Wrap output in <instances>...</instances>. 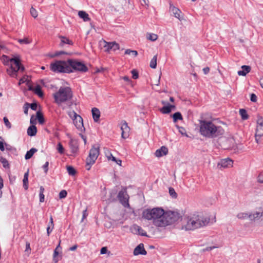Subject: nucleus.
I'll list each match as a JSON object with an SVG mask.
<instances>
[{
  "label": "nucleus",
  "instance_id": "1",
  "mask_svg": "<svg viewBox=\"0 0 263 263\" xmlns=\"http://www.w3.org/2000/svg\"><path fill=\"white\" fill-rule=\"evenodd\" d=\"M199 127L201 135L208 138L220 137L224 133L221 126L215 125L211 121L200 120Z\"/></svg>",
  "mask_w": 263,
  "mask_h": 263
},
{
  "label": "nucleus",
  "instance_id": "2",
  "mask_svg": "<svg viewBox=\"0 0 263 263\" xmlns=\"http://www.w3.org/2000/svg\"><path fill=\"white\" fill-rule=\"evenodd\" d=\"M54 102L58 105L69 101L73 97L72 91L69 87H61L59 90L53 93Z\"/></svg>",
  "mask_w": 263,
  "mask_h": 263
},
{
  "label": "nucleus",
  "instance_id": "3",
  "mask_svg": "<svg viewBox=\"0 0 263 263\" xmlns=\"http://www.w3.org/2000/svg\"><path fill=\"white\" fill-rule=\"evenodd\" d=\"M164 215V211L161 208H155L152 209H146L143 211L142 217L147 220H158L157 222L159 223L158 220L163 218Z\"/></svg>",
  "mask_w": 263,
  "mask_h": 263
},
{
  "label": "nucleus",
  "instance_id": "4",
  "mask_svg": "<svg viewBox=\"0 0 263 263\" xmlns=\"http://www.w3.org/2000/svg\"><path fill=\"white\" fill-rule=\"evenodd\" d=\"M180 218V214L176 212H164L163 218L158 220L159 223L157 224L159 227H164L171 225L177 221Z\"/></svg>",
  "mask_w": 263,
  "mask_h": 263
},
{
  "label": "nucleus",
  "instance_id": "5",
  "mask_svg": "<svg viewBox=\"0 0 263 263\" xmlns=\"http://www.w3.org/2000/svg\"><path fill=\"white\" fill-rule=\"evenodd\" d=\"M67 63L68 60H55L50 64V70L55 73H70L71 70H70Z\"/></svg>",
  "mask_w": 263,
  "mask_h": 263
},
{
  "label": "nucleus",
  "instance_id": "6",
  "mask_svg": "<svg viewBox=\"0 0 263 263\" xmlns=\"http://www.w3.org/2000/svg\"><path fill=\"white\" fill-rule=\"evenodd\" d=\"M67 64L70 70H71L70 73L74 72L84 73L88 70V67L83 62L77 59H68Z\"/></svg>",
  "mask_w": 263,
  "mask_h": 263
},
{
  "label": "nucleus",
  "instance_id": "7",
  "mask_svg": "<svg viewBox=\"0 0 263 263\" xmlns=\"http://www.w3.org/2000/svg\"><path fill=\"white\" fill-rule=\"evenodd\" d=\"M209 219L206 218L202 220L190 218L187 220L186 224L185 226V229L187 230H191L205 226L209 223Z\"/></svg>",
  "mask_w": 263,
  "mask_h": 263
},
{
  "label": "nucleus",
  "instance_id": "8",
  "mask_svg": "<svg viewBox=\"0 0 263 263\" xmlns=\"http://www.w3.org/2000/svg\"><path fill=\"white\" fill-rule=\"evenodd\" d=\"M117 200L125 208H129V196L127 193V189L122 187V190L119 191L117 195Z\"/></svg>",
  "mask_w": 263,
  "mask_h": 263
},
{
  "label": "nucleus",
  "instance_id": "9",
  "mask_svg": "<svg viewBox=\"0 0 263 263\" xmlns=\"http://www.w3.org/2000/svg\"><path fill=\"white\" fill-rule=\"evenodd\" d=\"M69 116L73 121V123L76 128L81 132L85 131L82 118L78 115L74 111L69 114Z\"/></svg>",
  "mask_w": 263,
  "mask_h": 263
},
{
  "label": "nucleus",
  "instance_id": "10",
  "mask_svg": "<svg viewBox=\"0 0 263 263\" xmlns=\"http://www.w3.org/2000/svg\"><path fill=\"white\" fill-rule=\"evenodd\" d=\"M250 221L254 222L261 218L263 220V208H259L256 211L250 212Z\"/></svg>",
  "mask_w": 263,
  "mask_h": 263
},
{
  "label": "nucleus",
  "instance_id": "11",
  "mask_svg": "<svg viewBox=\"0 0 263 263\" xmlns=\"http://www.w3.org/2000/svg\"><path fill=\"white\" fill-rule=\"evenodd\" d=\"M99 155V147H95L93 146L90 149L88 157L86 158V159L95 162L98 156Z\"/></svg>",
  "mask_w": 263,
  "mask_h": 263
},
{
  "label": "nucleus",
  "instance_id": "12",
  "mask_svg": "<svg viewBox=\"0 0 263 263\" xmlns=\"http://www.w3.org/2000/svg\"><path fill=\"white\" fill-rule=\"evenodd\" d=\"M263 135V118L258 116L257 120V127L255 136L261 137Z\"/></svg>",
  "mask_w": 263,
  "mask_h": 263
},
{
  "label": "nucleus",
  "instance_id": "13",
  "mask_svg": "<svg viewBox=\"0 0 263 263\" xmlns=\"http://www.w3.org/2000/svg\"><path fill=\"white\" fill-rule=\"evenodd\" d=\"M170 11L173 15L179 19L180 21L183 20V17L182 15V12L180 9L175 7L170 2Z\"/></svg>",
  "mask_w": 263,
  "mask_h": 263
},
{
  "label": "nucleus",
  "instance_id": "14",
  "mask_svg": "<svg viewBox=\"0 0 263 263\" xmlns=\"http://www.w3.org/2000/svg\"><path fill=\"white\" fill-rule=\"evenodd\" d=\"M104 43L105 45L104 46V47L105 48V51L109 52L111 50L116 51L119 49V45L115 42H106L104 41Z\"/></svg>",
  "mask_w": 263,
  "mask_h": 263
},
{
  "label": "nucleus",
  "instance_id": "15",
  "mask_svg": "<svg viewBox=\"0 0 263 263\" xmlns=\"http://www.w3.org/2000/svg\"><path fill=\"white\" fill-rule=\"evenodd\" d=\"M71 152L73 154H76L79 151V142L76 139H71L69 142Z\"/></svg>",
  "mask_w": 263,
  "mask_h": 263
},
{
  "label": "nucleus",
  "instance_id": "16",
  "mask_svg": "<svg viewBox=\"0 0 263 263\" xmlns=\"http://www.w3.org/2000/svg\"><path fill=\"white\" fill-rule=\"evenodd\" d=\"M133 254L135 256L138 255H145L147 254V252L144 249V245L142 243L138 245L134 249Z\"/></svg>",
  "mask_w": 263,
  "mask_h": 263
},
{
  "label": "nucleus",
  "instance_id": "17",
  "mask_svg": "<svg viewBox=\"0 0 263 263\" xmlns=\"http://www.w3.org/2000/svg\"><path fill=\"white\" fill-rule=\"evenodd\" d=\"M133 233L135 232L142 236H147L146 232L140 226L134 224L132 228Z\"/></svg>",
  "mask_w": 263,
  "mask_h": 263
},
{
  "label": "nucleus",
  "instance_id": "18",
  "mask_svg": "<svg viewBox=\"0 0 263 263\" xmlns=\"http://www.w3.org/2000/svg\"><path fill=\"white\" fill-rule=\"evenodd\" d=\"M233 163V160L228 158L221 160L220 162L218 163V165H220L221 167L226 168L232 166Z\"/></svg>",
  "mask_w": 263,
  "mask_h": 263
},
{
  "label": "nucleus",
  "instance_id": "19",
  "mask_svg": "<svg viewBox=\"0 0 263 263\" xmlns=\"http://www.w3.org/2000/svg\"><path fill=\"white\" fill-rule=\"evenodd\" d=\"M118 193V190L116 187L112 189L109 192V196L108 198L109 202H115L117 201V196L116 195Z\"/></svg>",
  "mask_w": 263,
  "mask_h": 263
},
{
  "label": "nucleus",
  "instance_id": "20",
  "mask_svg": "<svg viewBox=\"0 0 263 263\" xmlns=\"http://www.w3.org/2000/svg\"><path fill=\"white\" fill-rule=\"evenodd\" d=\"M167 153L168 148L165 146H162L160 148L156 150L155 155L157 157H161L166 155Z\"/></svg>",
  "mask_w": 263,
  "mask_h": 263
},
{
  "label": "nucleus",
  "instance_id": "21",
  "mask_svg": "<svg viewBox=\"0 0 263 263\" xmlns=\"http://www.w3.org/2000/svg\"><path fill=\"white\" fill-rule=\"evenodd\" d=\"M161 103L164 105L162 108L160 109V111L163 114H168L171 112V109L169 106V103L162 101Z\"/></svg>",
  "mask_w": 263,
  "mask_h": 263
},
{
  "label": "nucleus",
  "instance_id": "22",
  "mask_svg": "<svg viewBox=\"0 0 263 263\" xmlns=\"http://www.w3.org/2000/svg\"><path fill=\"white\" fill-rule=\"evenodd\" d=\"M92 116L93 119L95 122L99 121L100 117V111L96 107H93L91 109Z\"/></svg>",
  "mask_w": 263,
  "mask_h": 263
},
{
  "label": "nucleus",
  "instance_id": "23",
  "mask_svg": "<svg viewBox=\"0 0 263 263\" xmlns=\"http://www.w3.org/2000/svg\"><path fill=\"white\" fill-rule=\"evenodd\" d=\"M241 69L242 70H239L237 72L239 76H245L251 71V67L250 66L242 65Z\"/></svg>",
  "mask_w": 263,
  "mask_h": 263
},
{
  "label": "nucleus",
  "instance_id": "24",
  "mask_svg": "<svg viewBox=\"0 0 263 263\" xmlns=\"http://www.w3.org/2000/svg\"><path fill=\"white\" fill-rule=\"evenodd\" d=\"M7 72L10 77L16 78L18 72L12 65H11L10 68L7 69Z\"/></svg>",
  "mask_w": 263,
  "mask_h": 263
},
{
  "label": "nucleus",
  "instance_id": "25",
  "mask_svg": "<svg viewBox=\"0 0 263 263\" xmlns=\"http://www.w3.org/2000/svg\"><path fill=\"white\" fill-rule=\"evenodd\" d=\"M37 133L36 127L34 125H30L27 129V134L30 137L34 136Z\"/></svg>",
  "mask_w": 263,
  "mask_h": 263
},
{
  "label": "nucleus",
  "instance_id": "26",
  "mask_svg": "<svg viewBox=\"0 0 263 263\" xmlns=\"http://www.w3.org/2000/svg\"><path fill=\"white\" fill-rule=\"evenodd\" d=\"M54 229V223H53V219L52 216L50 217V220L48 223V227L47 228V234L49 236L50 235V233Z\"/></svg>",
  "mask_w": 263,
  "mask_h": 263
},
{
  "label": "nucleus",
  "instance_id": "27",
  "mask_svg": "<svg viewBox=\"0 0 263 263\" xmlns=\"http://www.w3.org/2000/svg\"><path fill=\"white\" fill-rule=\"evenodd\" d=\"M59 38L61 39V46H63V45L65 44H67L70 45H73V42L65 36L60 35L59 36Z\"/></svg>",
  "mask_w": 263,
  "mask_h": 263
},
{
  "label": "nucleus",
  "instance_id": "28",
  "mask_svg": "<svg viewBox=\"0 0 263 263\" xmlns=\"http://www.w3.org/2000/svg\"><path fill=\"white\" fill-rule=\"evenodd\" d=\"M78 15L81 18H82L84 22L90 20L89 15L84 11H79L78 12Z\"/></svg>",
  "mask_w": 263,
  "mask_h": 263
},
{
  "label": "nucleus",
  "instance_id": "29",
  "mask_svg": "<svg viewBox=\"0 0 263 263\" xmlns=\"http://www.w3.org/2000/svg\"><path fill=\"white\" fill-rule=\"evenodd\" d=\"M129 127L128 126L127 123L125 121H123L122 122V125L121 127V129L122 130V137L124 139H126L127 136H125V130H128Z\"/></svg>",
  "mask_w": 263,
  "mask_h": 263
},
{
  "label": "nucleus",
  "instance_id": "30",
  "mask_svg": "<svg viewBox=\"0 0 263 263\" xmlns=\"http://www.w3.org/2000/svg\"><path fill=\"white\" fill-rule=\"evenodd\" d=\"M37 151L35 148H31L29 151H28L25 156L26 160L30 159L33 155V154Z\"/></svg>",
  "mask_w": 263,
  "mask_h": 263
},
{
  "label": "nucleus",
  "instance_id": "31",
  "mask_svg": "<svg viewBox=\"0 0 263 263\" xmlns=\"http://www.w3.org/2000/svg\"><path fill=\"white\" fill-rule=\"evenodd\" d=\"M33 92L40 98L43 97L44 96L42 88L39 85H36L35 86V87L34 88Z\"/></svg>",
  "mask_w": 263,
  "mask_h": 263
},
{
  "label": "nucleus",
  "instance_id": "32",
  "mask_svg": "<svg viewBox=\"0 0 263 263\" xmlns=\"http://www.w3.org/2000/svg\"><path fill=\"white\" fill-rule=\"evenodd\" d=\"M9 62H13L16 67H18L19 66V63L20 62V57L18 55H16L15 56H13L12 58H9Z\"/></svg>",
  "mask_w": 263,
  "mask_h": 263
},
{
  "label": "nucleus",
  "instance_id": "33",
  "mask_svg": "<svg viewBox=\"0 0 263 263\" xmlns=\"http://www.w3.org/2000/svg\"><path fill=\"white\" fill-rule=\"evenodd\" d=\"M28 171L24 174L23 180V187L25 190H27L28 189Z\"/></svg>",
  "mask_w": 263,
  "mask_h": 263
},
{
  "label": "nucleus",
  "instance_id": "34",
  "mask_svg": "<svg viewBox=\"0 0 263 263\" xmlns=\"http://www.w3.org/2000/svg\"><path fill=\"white\" fill-rule=\"evenodd\" d=\"M173 122L176 123L178 120H182L183 119L182 116L180 112H176L172 115Z\"/></svg>",
  "mask_w": 263,
  "mask_h": 263
},
{
  "label": "nucleus",
  "instance_id": "35",
  "mask_svg": "<svg viewBox=\"0 0 263 263\" xmlns=\"http://www.w3.org/2000/svg\"><path fill=\"white\" fill-rule=\"evenodd\" d=\"M250 212L249 213H246V212H241L238 213L237 215V217L238 219L244 220L246 219H249L250 220V216H249Z\"/></svg>",
  "mask_w": 263,
  "mask_h": 263
},
{
  "label": "nucleus",
  "instance_id": "36",
  "mask_svg": "<svg viewBox=\"0 0 263 263\" xmlns=\"http://www.w3.org/2000/svg\"><path fill=\"white\" fill-rule=\"evenodd\" d=\"M239 114L241 116V119L243 120H247L249 118V116L247 114V110L245 109H240Z\"/></svg>",
  "mask_w": 263,
  "mask_h": 263
},
{
  "label": "nucleus",
  "instance_id": "37",
  "mask_svg": "<svg viewBox=\"0 0 263 263\" xmlns=\"http://www.w3.org/2000/svg\"><path fill=\"white\" fill-rule=\"evenodd\" d=\"M36 118L40 124H42L45 122L43 115L40 110L36 112Z\"/></svg>",
  "mask_w": 263,
  "mask_h": 263
},
{
  "label": "nucleus",
  "instance_id": "38",
  "mask_svg": "<svg viewBox=\"0 0 263 263\" xmlns=\"http://www.w3.org/2000/svg\"><path fill=\"white\" fill-rule=\"evenodd\" d=\"M45 191L44 187L43 186H41L40 187V202H43L45 201V196L44 195V192Z\"/></svg>",
  "mask_w": 263,
  "mask_h": 263
},
{
  "label": "nucleus",
  "instance_id": "39",
  "mask_svg": "<svg viewBox=\"0 0 263 263\" xmlns=\"http://www.w3.org/2000/svg\"><path fill=\"white\" fill-rule=\"evenodd\" d=\"M67 171L68 174L71 176H74L77 173L76 169L71 165L67 166Z\"/></svg>",
  "mask_w": 263,
  "mask_h": 263
},
{
  "label": "nucleus",
  "instance_id": "40",
  "mask_svg": "<svg viewBox=\"0 0 263 263\" xmlns=\"http://www.w3.org/2000/svg\"><path fill=\"white\" fill-rule=\"evenodd\" d=\"M0 161L3 164V166L4 168H9L10 167L9 163L6 158L0 157Z\"/></svg>",
  "mask_w": 263,
  "mask_h": 263
},
{
  "label": "nucleus",
  "instance_id": "41",
  "mask_svg": "<svg viewBox=\"0 0 263 263\" xmlns=\"http://www.w3.org/2000/svg\"><path fill=\"white\" fill-rule=\"evenodd\" d=\"M149 66L153 69H155L157 67V55L153 57L150 62Z\"/></svg>",
  "mask_w": 263,
  "mask_h": 263
},
{
  "label": "nucleus",
  "instance_id": "42",
  "mask_svg": "<svg viewBox=\"0 0 263 263\" xmlns=\"http://www.w3.org/2000/svg\"><path fill=\"white\" fill-rule=\"evenodd\" d=\"M1 60H2L3 64L5 65H9V57L3 54L1 57Z\"/></svg>",
  "mask_w": 263,
  "mask_h": 263
},
{
  "label": "nucleus",
  "instance_id": "43",
  "mask_svg": "<svg viewBox=\"0 0 263 263\" xmlns=\"http://www.w3.org/2000/svg\"><path fill=\"white\" fill-rule=\"evenodd\" d=\"M169 194L173 198H176L177 197V194L174 189L172 187H169Z\"/></svg>",
  "mask_w": 263,
  "mask_h": 263
},
{
  "label": "nucleus",
  "instance_id": "44",
  "mask_svg": "<svg viewBox=\"0 0 263 263\" xmlns=\"http://www.w3.org/2000/svg\"><path fill=\"white\" fill-rule=\"evenodd\" d=\"M60 251H61V250H57L56 248L54 250L53 260L55 263L58 262L59 261V259L57 258V256L59 254V252H60Z\"/></svg>",
  "mask_w": 263,
  "mask_h": 263
},
{
  "label": "nucleus",
  "instance_id": "45",
  "mask_svg": "<svg viewBox=\"0 0 263 263\" xmlns=\"http://www.w3.org/2000/svg\"><path fill=\"white\" fill-rule=\"evenodd\" d=\"M95 162H93L92 161L86 159V165L85 168L87 170L89 171L91 168V166L92 165H93Z\"/></svg>",
  "mask_w": 263,
  "mask_h": 263
},
{
  "label": "nucleus",
  "instance_id": "46",
  "mask_svg": "<svg viewBox=\"0 0 263 263\" xmlns=\"http://www.w3.org/2000/svg\"><path fill=\"white\" fill-rule=\"evenodd\" d=\"M58 152L60 154H63L64 153V148L61 142H59L57 144V148Z\"/></svg>",
  "mask_w": 263,
  "mask_h": 263
},
{
  "label": "nucleus",
  "instance_id": "47",
  "mask_svg": "<svg viewBox=\"0 0 263 263\" xmlns=\"http://www.w3.org/2000/svg\"><path fill=\"white\" fill-rule=\"evenodd\" d=\"M147 38L149 40H151L152 41H155L157 39L158 36L157 34H155L154 33H149V34H148Z\"/></svg>",
  "mask_w": 263,
  "mask_h": 263
},
{
  "label": "nucleus",
  "instance_id": "48",
  "mask_svg": "<svg viewBox=\"0 0 263 263\" xmlns=\"http://www.w3.org/2000/svg\"><path fill=\"white\" fill-rule=\"evenodd\" d=\"M125 54H132L134 57H136L138 55V52L136 50H133L130 49H126L125 51Z\"/></svg>",
  "mask_w": 263,
  "mask_h": 263
},
{
  "label": "nucleus",
  "instance_id": "49",
  "mask_svg": "<svg viewBox=\"0 0 263 263\" xmlns=\"http://www.w3.org/2000/svg\"><path fill=\"white\" fill-rule=\"evenodd\" d=\"M62 54H69V53L64 51H56L53 55H51V57H59Z\"/></svg>",
  "mask_w": 263,
  "mask_h": 263
},
{
  "label": "nucleus",
  "instance_id": "50",
  "mask_svg": "<svg viewBox=\"0 0 263 263\" xmlns=\"http://www.w3.org/2000/svg\"><path fill=\"white\" fill-rule=\"evenodd\" d=\"M30 14L31 16L34 18L37 17L38 15L37 11L33 7H32L30 9Z\"/></svg>",
  "mask_w": 263,
  "mask_h": 263
},
{
  "label": "nucleus",
  "instance_id": "51",
  "mask_svg": "<svg viewBox=\"0 0 263 263\" xmlns=\"http://www.w3.org/2000/svg\"><path fill=\"white\" fill-rule=\"evenodd\" d=\"M4 122L6 126L10 129L11 127V124L10 122L9 121L8 119L6 117H4L3 118Z\"/></svg>",
  "mask_w": 263,
  "mask_h": 263
},
{
  "label": "nucleus",
  "instance_id": "52",
  "mask_svg": "<svg viewBox=\"0 0 263 263\" xmlns=\"http://www.w3.org/2000/svg\"><path fill=\"white\" fill-rule=\"evenodd\" d=\"M132 78L134 79H137L139 77L138 71L136 69H133L131 71Z\"/></svg>",
  "mask_w": 263,
  "mask_h": 263
},
{
  "label": "nucleus",
  "instance_id": "53",
  "mask_svg": "<svg viewBox=\"0 0 263 263\" xmlns=\"http://www.w3.org/2000/svg\"><path fill=\"white\" fill-rule=\"evenodd\" d=\"M18 42H19L21 44H28L30 42L29 41L27 38L24 39H20L17 40Z\"/></svg>",
  "mask_w": 263,
  "mask_h": 263
},
{
  "label": "nucleus",
  "instance_id": "54",
  "mask_svg": "<svg viewBox=\"0 0 263 263\" xmlns=\"http://www.w3.org/2000/svg\"><path fill=\"white\" fill-rule=\"evenodd\" d=\"M67 195V191L66 190H62L59 193V198L63 199L65 198Z\"/></svg>",
  "mask_w": 263,
  "mask_h": 263
},
{
  "label": "nucleus",
  "instance_id": "55",
  "mask_svg": "<svg viewBox=\"0 0 263 263\" xmlns=\"http://www.w3.org/2000/svg\"><path fill=\"white\" fill-rule=\"evenodd\" d=\"M0 150L3 152L5 150V143L2 137H0Z\"/></svg>",
  "mask_w": 263,
  "mask_h": 263
},
{
  "label": "nucleus",
  "instance_id": "56",
  "mask_svg": "<svg viewBox=\"0 0 263 263\" xmlns=\"http://www.w3.org/2000/svg\"><path fill=\"white\" fill-rule=\"evenodd\" d=\"M29 106L33 110H36L37 109V105L36 103H29Z\"/></svg>",
  "mask_w": 263,
  "mask_h": 263
},
{
  "label": "nucleus",
  "instance_id": "57",
  "mask_svg": "<svg viewBox=\"0 0 263 263\" xmlns=\"http://www.w3.org/2000/svg\"><path fill=\"white\" fill-rule=\"evenodd\" d=\"M29 103H25L24 105V112L26 115H28V108H29Z\"/></svg>",
  "mask_w": 263,
  "mask_h": 263
},
{
  "label": "nucleus",
  "instance_id": "58",
  "mask_svg": "<svg viewBox=\"0 0 263 263\" xmlns=\"http://www.w3.org/2000/svg\"><path fill=\"white\" fill-rule=\"evenodd\" d=\"M250 100L253 102H256L257 101V96L255 94L252 93L250 95Z\"/></svg>",
  "mask_w": 263,
  "mask_h": 263
},
{
  "label": "nucleus",
  "instance_id": "59",
  "mask_svg": "<svg viewBox=\"0 0 263 263\" xmlns=\"http://www.w3.org/2000/svg\"><path fill=\"white\" fill-rule=\"evenodd\" d=\"M48 161L46 162L43 165V168L44 169L45 173H47L48 171Z\"/></svg>",
  "mask_w": 263,
  "mask_h": 263
},
{
  "label": "nucleus",
  "instance_id": "60",
  "mask_svg": "<svg viewBox=\"0 0 263 263\" xmlns=\"http://www.w3.org/2000/svg\"><path fill=\"white\" fill-rule=\"evenodd\" d=\"M217 248V247H216V246L208 247L205 248L203 249L202 251L203 252L210 251L213 250V249Z\"/></svg>",
  "mask_w": 263,
  "mask_h": 263
},
{
  "label": "nucleus",
  "instance_id": "61",
  "mask_svg": "<svg viewBox=\"0 0 263 263\" xmlns=\"http://www.w3.org/2000/svg\"><path fill=\"white\" fill-rule=\"evenodd\" d=\"M107 252H108V250H107V247H102L101 249L100 253L101 254H106Z\"/></svg>",
  "mask_w": 263,
  "mask_h": 263
},
{
  "label": "nucleus",
  "instance_id": "62",
  "mask_svg": "<svg viewBox=\"0 0 263 263\" xmlns=\"http://www.w3.org/2000/svg\"><path fill=\"white\" fill-rule=\"evenodd\" d=\"M10 183L12 184L15 181L16 177L15 176L9 175Z\"/></svg>",
  "mask_w": 263,
  "mask_h": 263
},
{
  "label": "nucleus",
  "instance_id": "63",
  "mask_svg": "<svg viewBox=\"0 0 263 263\" xmlns=\"http://www.w3.org/2000/svg\"><path fill=\"white\" fill-rule=\"evenodd\" d=\"M177 127L179 128V132L181 135H184L185 132V129L183 127H180L179 126H177Z\"/></svg>",
  "mask_w": 263,
  "mask_h": 263
},
{
  "label": "nucleus",
  "instance_id": "64",
  "mask_svg": "<svg viewBox=\"0 0 263 263\" xmlns=\"http://www.w3.org/2000/svg\"><path fill=\"white\" fill-rule=\"evenodd\" d=\"M16 68L17 69L16 70H17V71L20 70H21L22 71H23L25 70L24 66L22 65L20 62L19 63V66H18V67H16Z\"/></svg>",
  "mask_w": 263,
  "mask_h": 263
}]
</instances>
